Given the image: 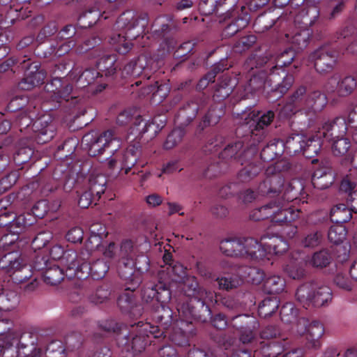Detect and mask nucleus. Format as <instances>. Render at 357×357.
Returning <instances> with one entry per match:
<instances>
[{"label":"nucleus","mask_w":357,"mask_h":357,"mask_svg":"<svg viewBox=\"0 0 357 357\" xmlns=\"http://www.w3.org/2000/svg\"><path fill=\"white\" fill-rule=\"evenodd\" d=\"M65 351L61 341L52 340L45 347L44 354H45L46 357H65Z\"/></svg>","instance_id":"obj_54"},{"label":"nucleus","mask_w":357,"mask_h":357,"mask_svg":"<svg viewBox=\"0 0 357 357\" xmlns=\"http://www.w3.org/2000/svg\"><path fill=\"white\" fill-rule=\"evenodd\" d=\"M347 129L346 120L342 117H337L333 120L325 122L318 132L324 139L330 141L342 137L346 133Z\"/></svg>","instance_id":"obj_22"},{"label":"nucleus","mask_w":357,"mask_h":357,"mask_svg":"<svg viewBox=\"0 0 357 357\" xmlns=\"http://www.w3.org/2000/svg\"><path fill=\"white\" fill-rule=\"evenodd\" d=\"M352 217L351 208H347L344 204H340L333 207L331 211V220L335 224H341L348 222Z\"/></svg>","instance_id":"obj_39"},{"label":"nucleus","mask_w":357,"mask_h":357,"mask_svg":"<svg viewBox=\"0 0 357 357\" xmlns=\"http://www.w3.org/2000/svg\"><path fill=\"white\" fill-rule=\"evenodd\" d=\"M221 290L229 291L236 289L243 283V278L236 274H227L218 277L215 280Z\"/></svg>","instance_id":"obj_40"},{"label":"nucleus","mask_w":357,"mask_h":357,"mask_svg":"<svg viewBox=\"0 0 357 357\" xmlns=\"http://www.w3.org/2000/svg\"><path fill=\"white\" fill-rule=\"evenodd\" d=\"M296 56L295 51L289 48L275 56H250L245 62V68L251 70L262 67L263 70L253 71L249 79L250 89H289L294 82L291 75H286L284 66L291 63Z\"/></svg>","instance_id":"obj_2"},{"label":"nucleus","mask_w":357,"mask_h":357,"mask_svg":"<svg viewBox=\"0 0 357 357\" xmlns=\"http://www.w3.org/2000/svg\"><path fill=\"white\" fill-rule=\"evenodd\" d=\"M296 331L300 335L305 334V337L311 347L317 349L320 347L319 339L324 334V325L318 321H313L307 324V320L304 317L298 318Z\"/></svg>","instance_id":"obj_18"},{"label":"nucleus","mask_w":357,"mask_h":357,"mask_svg":"<svg viewBox=\"0 0 357 357\" xmlns=\"http://www.w3.org/2000/svg\"><path fill=\"white\" fill-rule=\"evenodd\" d=\"M237 0H201L199 8L204 15H209L213 13L219 14L220 10L225 6L229 4L233 6L236 3Z\"/></svg>","instance_id":"obj_33"},{"label":"nucleus","mask_w":357,"mask_h":357,"mask_svg":"<svg viewBox=\"0 0 357 357\" xmlns=\"http://www.w3.org/2000/svg\"><path fill=\"white\" fill-rule=\"evenodd\" d=\"M298 310L295 307L294 305L292 303H287L282 305L280 310V318L281 320L287 324L294 323L296 321V324H298L297 319Z\"/></svg>","instance_id":"obj_51"},{"label":"nucleus","mask_w":357,"mask_h":357,"mask_svg":"<svg viewBox=\"0 0 357 357\" xmlns=\"http://www.w3.org/2000/svg\"><path fill=\"white\" fill-rule=\"evenodd\" d=\"M266 238H268L269 241L264 243V245H261V247L266 250V255H268V254L282 255L287 252L289 249L288 243L280 236H264L261 239V241H264ZM266 257L267 256L265 257Z\"/></svg>","instance_id":"obj_29"},{"label":"nucleus","mask_w":357,"mask_h":357,"mask_svg":"<svg viewBox=\"0 0 357 357\" xmlns=\"http://www.w3.org/2000/svg\"><path fill=\"white\" fill-rule=\"evenodd\" d=\"M53 178L56 181L64 180L63 190L69 192L73 188L75 181L73 179L70 180L69 174L64 172L62 166H57L53 172Z\"/></svg>","instance_id":"obj_52"},{"label":"nucleus","mask_w":357,"mask_h":357,"mask_svg":"<svg viewBox=\"0 0 357 357\" xmlns=\"http://www.w3.org/2000/svg\"><path fill=\"white\" fill-rule=\"evenodd\" d=\"M234 246H240L236 238L223 239L220 243V250L226 256H234Z\"/></svg>","instance_id":"obj_63"},{"label":"nucleus","mask_w":357,"mask_h":357,"mask_svg":"<svg viewBox=\"0 0 357 357\" xmlns=\"http://www.w3.org/2000/svg\"><path fill=\"white\" fill-rule=\"evenodd\" d=\"M198 109L197 102H187L178 111L176 116V123L181 126L188 125L196 117Z\"/></svg>","instance_id":"obj_31"},{"label":"nucleus","mask_w":357,"mask_h":357,"mask_svg":"<svg viewBox=\"0 0 357 357\" xmlns=\"http://www.w3.org/2000/svg\"><path fill=\"white\" fill-rule=\"evenodd\" d=\"M335 176L328 163L323 164L316 169L312 177V183L318 189H326L334 182Z\"/></svg>","instance_id":"obj_27"},{"label":"nucleus","mask_w":357,"mask_h":357,"mask_svg":"<svg viewBox=\"0 0 357 357\" xmlns=\"http://www.w3.org/2000/svg\"><path fill=\"white\" fill-rule=\"evenodd\" d=\"M231 326L238 333L240 341L243 344L252 342L259 324L257 319L248 314H238L230 320Z\"/></svg>","instance_id":"obj_13"},{"label":"nucleus","mask_w":357,"mask_h":357,"mask_svg":"<svg viewBox=\"0 0 357 357\" xmlns=\"http://www.w3.org/2000/svg\"><path fill=\"white\" fill-rule=\"evenodd\" d=\"M319 16V10L317 6H312L306 10H303L295 18V22L301 23L299 30L291 33H286V37L297 50L305 48L312 35V31L307 26H312Z\"/></svg>","instance_id":"obj_7"},{"label":"nucleus","mask_w":357,"mask_h":357,"mask_svg":"<svg viewBox=\"0 0 357 357\" xmlns=\"http://www.w3.org/2000/svg\"><path fill=\"white\" fill-rule=\"evenodd\" d=\"M139 142L129 145L124 151L121 159V169L128 174L131 168L136 164L138 159Z\"/></svg>","instance_id":"obj_36"},{"label":"nucleus","mask_w":357,"mask_h":357,"mask_svg":"<svg viewBox=\"0 0 357 357\" xmlns=\"http://www.w3.org/2000/svg\"><path fill=\"white\" fill-rule=\"evenodd\" d=\"M5 218H10L5 225L11 224V227L15 229L13 232L18 234L24 229L27 226L31 225L33 223L32 216L30 214H21L17 217L13 216V213H3L0 215V220H3Z\"/></svg>","instance_id":"obj_30"},{"label":"nucleus","mask_w":357,"mask_h":357,"mask_svg":"<svg viewBox=\"0 0 357 357\" xmlns=\"http://www.w3.org/2000/svg\"><path fill=\"white\" fill-rule=\"evenodd\" d=\"M260 167L250 164L239 171L238 179L242 183L249 182L260 172Z\"/></svg>","instance_id":"obj_55"},{"label":"nucleus","mask_w":357,"mask_h":357,"mask_svg":"<svg viewBox=\"0 0 357 357\" xmlns=\"http://www.w3.org/2000/svg\"><path fill=\"white\" fill-rule=\"evenodd\" d=\"M274 116V113L271 110L261 115L259 112H256L255 111L250 112L248 114L245 112L242 114V119H245L244 123L249 125L250 128L254 127V129L252 130V137L257 136L258 132H260L261 130L270 125Z\"/></svg>","instance_id":"obj_21"},{"label":"nucleus","mask_w":357,"mask_h":357,"mask_svg":"<svg viewBox=\"0 0 357 357\" xmlns=\"http://www.w3.org/2000/svg\"><path fill=\"white\" fill-rule=\"evenodd\" d=\"M50 254L53 259L60 260L61 264L66 267L67 277L70 267L75 270L79 257L78 254L73 250H64L62 246L55 245L51 248Z\"/></svg>","instance_id":"obj_24"},{"label":"nucleus","mask_w":357,"mask_h":357,"mask_svg":"<svg viewBox=\"0 0 357 357\" xmlns=\"http://www.w3.org/2000/svg\"><path fill=\"white\" fill-rule=\"evenodd\" d=\"M228 167L229 164L219 160L218 158L208 165L206 168L204 169L203 174L204 176L207 178H213L226 172Z\"/></svg>","instance_id":"obj_45"},{"label":"nucleus","mask_w":357,"mask_h":357,"mask_svg":"<svg viewBox=\"0 0 357 357\" xmlns=\"http://www.w3.org/2000/svg\"><path fill=\"white\" fill-rule=\"evenodd\" d=\"M296 301L305 309L328 305L332 301L331 288L319 282H310L300 285L296 291Z\"/></svg>","instance_id":"obj_6"},{"label":"nucleus","mask_w":357,"mask_h":357,"mask_svg":"<svg viewBox=\"0 0 357 357\" xmlns=\"http://www.w3.org/2000/svg\"><path fill=\"white\" fill-rule=\"evenodd\" d=\"M100 75V73L96 69L91 68L85 70L78 79V82L83 84L80 88L86 87V85H84L85 83H86L87 85H91L94 83Z\"/></svg>","instance_id":"obj_61"},{"label":"nucleus","mask_w":357,"mask_h":357,"mask_svg":"<svg viewBox=\"0 0 357 357\" xmlns=\"http://www.w3.org/2000/svg\"><path fill=\"white\" fill-rule=\"evenodd\" d=\"M16 345L19 351L25 357H42L44 354L45 345V339L42 335L30 332H25L20 335Z\"/></svg>","instance_id":"obj_11"},{"label":"nucleus","mask_w":357,"mask_h":357,"mask_svg":"<svg viewBox=\"0 0 357 357\" xmlns=\"http://www.w3.org/2000/svg\"><path fill=\"white\" fill-rule=\"evenodd\" d=\"M240 246H234L233 257L250 258L251 259H263L266 256V250L261 247L253 238H236Z\"/></svg>","instance_id":"obj_17"},{"label":"nucleus","mask_w":357,"mask_h":357,"mask_svg":"<svg viewBox=\"0 0 357 357\" xmlns=\"http://www.w3.org/2000/svg\"><path fill=\"white\" fill-rule=\"evenodd\" d=\"M260 344L259 353L264 357H277L282 352L281 346L275 342L264 344L261 342Z\"/></svg>","instance_id":"obj_59"},{"label":"nucleus","mask_w":357,"mask_h":357,"mask_svg":"<svg viewBox=\"0 0 357 357\" xmlns=\"http://www.w3.org/2000/svg\"><path fill=\"white\" fill-rule=\"evenodd\" d=\"M227 18H228L229 21L225 27L222 35L225 37H231L238 31L246 27L248 24L250 16L247 13L236 16L229 10L225 13V17L223 20L225 21Z\"/></svg>","instance_id":"obj_26"},{"label":"nucleus","mask_w":357,"mask_h":357,"mask_svg":"<svg viewBox=\"0 0 357 357\" xmlns=\"http://www.w3.org/2000/svg\"><path fill=\"white\" fill-rule=\"evenodd\" d=\"M18 333L14 327V324L9 320L0 321V340L3 341L0 345L3 357H17L19 349L17 346Z\"/></svg>","instance_id":"obj_14"},{"label":"nucleus","mask_w":357,"mask_h":357,"mask_svg":"<svg viewBox=\"0 0 357 357\" xmlns=\"http://www.w3.org/2000/svg\"><path fill=\"white\" fill-rule=\"evenodd\" d=\"M142 298L146 305V310H151L160 303H167L171 298L167 284L158 280V284H147L142 291Z\"/></svg>","instance_id":"obj_12"},{"label":"nucleus","mask_w":357,"mask_h":357,"mask_svg":"<svg viewBox=\"0 0 357 357\" xmlns=\"http://www.w3.org/2000/svg\"><path fill=\"white\" fill-rule=\"evenodd\" d=\"M275 19L280 20V17H271L267 15H261L259 16L255 22V27L256 31L264 32L271 28L275 23Z\"/></svg>","instance_id":"obj_57"},{"label":"nucleus","mask_w":357,"mask_h":357,"mask_svg":"<svg viewBox=\"0 0 357 357\" xmlns=\"http://www.w3.org/2000/svg\"><path fill=\"white\" fill-rule=\"evenodd\" d=\"M321 137L322 136L318 132L314 137L307 139H305L304 148L302 151L306 158H312L319 152Z\"/></svg>","instance_id":"obj_43"},{"label":"nucleus","mask_w":357,"mask_h":357,"mask_svg":"<svg viewBox=\"0 0 357 357\" xmlns=\"http://www.w3.org/2000/svg\"><path fill=\"white\" fill-rule=\"evenodd\" d=\"M158 277V280L166 283L167 288L169 289L171 282H180L185 278V268L180 263L161 266Z\"/></svg>","instance_id":"obj_23"},{"label":"nucleus","mask_w":357,"mask_h":357,"mask_svg":"<svg viewBox=\"0 0 357 357\" xmlns=\"http://www.w3.org/2000/svg\"><path fill=\"white\" fill-rule=\"evenodd\" d=\"M327 96L322 91H310L307 105L314 111L321 110L327 103Z\"/></svg>","instance_id":"obj_48"},{"label":"nucleus","mask_w":357,"mask_h":357,"mask_svg":"<svg viewBox=\"0 0 357 357\" xmlns=\"http://www.w3.org/2000/svg\"><path fill=\"white\" fill-rule=\"evenodd\" d=\"M285 280L278 275H271L264 282V291L266 294H275L282 292L285 287Z\"/></svg>","instance_id":"obj_37"},{"label":"nucleus","mask_w":357,"mask_h":357,"mask_svg":"<svg viewBox=\"0 0 357 357\" xmlns=\"http://www.w3.org/2000/svg\"><path fill=\"white\" fill-rule=\"evenodd\" d=\"M142 240L139 245L128 239L123 241L120 245L119 257L123 266L121 277L124 279L130 278L135 268L141 273L149 268V259L143 254L148 249L149 243L146 238L142 237Z\"/></svg>","instance_id":"obj_5"},{"label":"nucleus","mask_w":357,"mask_h":357,"mask_svg":"<svg viewBox=\"0 0 357 357\" xmlns=\"http://www.w3.org/2000/svg\"><path fill=\"white\" fill-rule=\"evenodd\" d=\"M147 24L146 15L138 17L133 11L127 10L116 22L109 43L119 54H127L132 47L131 41L144 33Z\"/></svg>","instance_id":"obj_3"},{"label":"nucleus","mask_w":357,"mask_h":357,"mask_svg":"<svg viewBox=\"0 0 357 357\" xmlns=\"http://www.w3.org/2000/svg\"><path fill=\"white\" fill-rule=\"evenodd\" d=\"M327 87L331 89H357V73L342 79L338 75H333L328 79Z\"/></svg>","instance_id":"obj_32"},{"label":"nucleus","mask_w":357,"mask_h":357,"mask_svg":"<svg viewBox=\"0 0 357 357\" xmlns=\"http://www.w3.org/2000/svg\"><path fill=\"white\" fill-rule=\"evenodd\" d=\"M22 65L23 68H26V72L25 77L20 83L19 89H31L39 87L44 83L46 72L40 69V64L38 62L26 64L24 60Z\"/></svg>","instance_id":"obj_19"},{"label":"nucleus","mask_w":357,"mask_h":357,"mask_svg":"<svg viewBox=\"0 0 357 357\" xmlns=\"http://www.w3.org/2000/svg\"><path fill=\"white\" fill-rule=\"evenodd\" d=\"M151 127L148 121H145L140 115H136L132 126L130 128L128 139L132 142H138L137 139L146 136V139H151L150 137Z\"/></svg>","instance_id":"obj_28"},{"label":"nucleus","mask_w":357,"mask_h":357,"mask_svg":"<svg viewBox=\"0 0 357 357\" xmlns=\"http://www.w3.org/2000/svg\"><path fill=\"white\" fill-rule=\"evenodd\" d=\"M102 238L98 236H89L85 243V250L78 255L79 259L89 260L91 252L99 249L102 245Z\"/></svg>","instance_id":"obj_49"},{"label":"nucleus","mask_w":357,"mask_h":357,"mask_svg":"<svg viewBox=\"0 0 357 357\" xmlns=\"http://www.w3.org/2000/svg\"><path fill=\"white\" fill-rule=\"evenodd\" d=\"M279 303V300L276 297L264 298L259 306V315L264 318L272 315L278 310Z\"/></svg>","instance_id":"obj_46"},{"label":"nucleus","mask_w":357,"mask_h":357,"mask_svg":"<svg viewBox=\"0 0 357 357\" xmlns=\"http://www.w3.org/2000/svg\"><path fill=\"white\" fill-rule=\"evenodd\" d=\"M305 137L299 135L294 134L289 136L284 142L280 139V144L284 149L290 155L296 154L303 151L304 148Z\"/></svg>","instance_id":"obj_35"},{"label":"nucleus","mask_w":357,"mask_h":357,"mask_svg":"<svg viewBox=\"0 0 357 357\" xmlns=\"http://www.w3.org/2000/svg\"><path fill=\"white\" fill-rule=\"evenodd\" d=\"M137 328H140V332L143 333L146 337L150 335H153L155 338L160 337L163 333L161 331L159 326L151 325L150 323H141L137 324Z\"/></svg>","instance_id":"obj_62"},{"label":"nucleus","mask_w":357,"mask_h":357,"mask_svg":"<svg viewBox=\"0 0 357 357\" xmlns=\"http://www.w3.org/2000/svg\"><path fill=\"white\" fill-rule=\"evenodd\" d=\"M33 267L38 271H45L43 278L45 282L50 285L59 284L66 276V270L61 268L57 264H52L45 257L37 256L33 264Z\"/></svg>","instance_id":"obj_16"},{"label":"nucleus","mask_w":357,"mask_h":357,"mask_svg":"<svg viewBox=\"0 0 357 357\" xmlns=\"http://www.w3.org/2000/svg\"><path fill=\"white\" fill-rule=\"evenodd\" d=\"M271 171L272 167H268L266 174H269ZM303 190V183L299 179L294 178L285 183L280 173L268 175L259 185L257 193L261 195H268L283 192L282 198L287 202L281 201V198L271 201L260 208L254 209L250 215V218L255 221L268 218L271 222L278 224L290 222L298 219L300 210L288 206L287 202L297 199Z\"/></svg>","instance_id":"obj_1"},{"label":"nucleus","mask_w":357,"mask_h":357,"mask_svg":"<svg viewBox=\"0 0 357 357\" xmlns=\"http://www.w3.org/2000/svg\"><path fill=\"white\" fill-rule=\"evenodd\" d=\"M82 144L87 149L89 155L93 157L102 154L107 149H111L110 153L114 155L121 146L120 138L112 130L100 135L89 132L84 135Z\"/></svg>","instance_id":"obj_8"},{"label":"nucleus","mask_w":357,"mask_h":357,"mask_svg":"<svg viewBox=\"0 0 357 357\" xmlns=\"http://www.w3.org/2000/svg\"><path fill=\"white\" fill-rule=\"evenodd\" d=\"M151 311L153 312V319L160 324L163 329L167 328L172 321V312L166 306V303H160Z\"/></svg>","instance_id":"obj_34"},{"label":"nucleus","mask_w":357,"mask_h":357,"mask_svg":"<svg viewBox=\"0 0 357 357\" xmlns=\"http://www.w3.org/2000/svg\"><path fill=\"white\" fill-rule=\"evenodd\" d=\"M119 250L120 247H116L114 243L111 242L107 245L105 248L102 249V252L105 257L112 259L118 263L119 273L121 275V271H123V264L120 263L119 257Z\"/></svg>","instance_id":"obj_58"},{"label":"nucleus","mask_w":357,"mask_h":357,"mask_svg":"<svg viewBox=\"0 0 357 357\" xmlns=\"http://www.w3.org/2000/svg\"><path fill=\"white\" fill-rule=\"evenodd\" d=\"M107 178L102 174L92 173L89 179V189L98 198L105 192Z\"/></svg>","instance_id":"obj_42"},{"label":"nucleus","mask_w":357,"mask_h":357,"mask_svg":"<svg viewBox=\"0 0 357 357\" xmlns=\"http://www.w3.org/2000/svg\"><path fill=\"white\" fill-rule=\"evenodd\" d=\"M0 269L15 283H22L32 276L25 257L18 251L9 252L0 259Z\"/></svg>","instance_id":"obj_9"},{"label":"nucleus","mask_w":357,"mask_h":357,"mask_svg":"<svg viewBox=\"0 0 357 357\" xmlns=\"http://www.w3.org/2000/svg\"><path fill=\"white\" fill-rule=\"evenodd\" d=\"M172 26V18L167 16H159L153 22L151 27L153 34L158 38H164L169 31Z\"/></svg>","instance_id":"obj_41"},{"label":"nucleus","mask_w":357,"mask_h":357,"mask_svg":"<svg viewBox=\"0 0 357 357\" xmlns=\"http://www.w3.org/2000/svg\"><path fill=\"white\" fill-rule=\"evenodd\" d=\"M332 259L331 252L328 249H322L313 254L309 263L314 267L322 268L328 266Z\"/></svg>","instance_id":"obj_44"},{"label":"nucleus","mask_w":357,"mask_h":357,"mask_svg":"<svg viewBox=\"0 0 357 357\" xmlns=\"http://www.w3.org/2000/svg\"><path fill=\"white\" fill-rule=\"evenodd\" d=\"M108 270V264L102 259H98L91 264L88 262V260L79 259L75 270L71 267L69 268L68 278L82 280L91 275L93 279L99 280L105 275Z\"/></svg>","instance_id":"obj_10"},{"label":"nucleus","mask_w":357,"mask_h":357,"mask_svg":"<svg viewBox=\"0 0 357 357\" xmlns=\"http://www.w3.org/2000/svg\"><path fill=\"white\" fill-rule=\"evenodd\" d=\"M19 303V298L15 291L0 294V313L14 309Z\"/></svg>","instance_id":"obj_47"},{"label":"nucleus","mask_w":357,"mask_h":357,"mask_svg":"<svg viewBox=\"0 0 357 357\" xmlns=\"http://www.w3.org/2000/svg\"><path fill=\"white\" fill-rule=\"evenodd\" d=\"M116 58L114 54L102 56L96 63L98 72H101V77L105 75L106 77L113 75L116 70Z\"/></svg>","instance_id":"obj_38"},{"label":"nucleus","mask_w":357,"mask_h":357,"mask_svg":"<svg viewBox=\"0 0 357 357\" xmlns=\"http://www.w3.org/2000/svg\"><path fill=\"white\" fill-rule=\"evenodd\" d=\"M309 58L319 74L332 72L337 59L336 52L328 46L317 48L310 54Z\"/></svg>","instance_id":"obj_15"},{"label":"nucleus","mask_w":357,"mask_h":357,"mask_svg":"<svg viewBox=\"0 0 357 357\" xmlns=\"http://www.w3.org/2000/svg\"><path fill=\"white\" fill-rule=\"evenodd\" d=\"M242 148L243 143L241 141L228 144L220 153L219 160L228 164V160L234 159L243 165L244 162L243 158L248 159L257 153L255 146H251L249 149L243 151L241 150Z\"/></svg>","instance_id":"obj_20"},{"label":"nucleus","mask_w":357,"mask_h":357,"mask_svg":"<svg viewBox=\"0 0 357 357\" xmlns=\"http://www.w3.org/2000/svg\"><path fill=\"white\" fill-rule=\"evenodd\" d=\"M347 235L345 227L341 224L332 225L328 233V240L334 244H340L343 242Z\"/></svg>","instance_id":"obj_50"},{"label":"nucleus","mask_w":357,"mask_h":357,"mask_svg":"<svg viewBox=\"0 0 357 357\" xmlns=\"http://www.w3.org/2000/svg\"><path fill=\"white\" fill-rule=\"evenodd\" d=\"M279 142L280 139H274L261 150L260 156L262 160L271 162L280 155V153L277 151V146L280 144Z\"/></svg>","instance_id":"obj_53"},{"label":"nucleus","mask_w":357,"mask_h":357,"mask_svg":"<svg viewBox=\"0 0 357 357\" xmlns=\"http://www.w3.org/2000/svg\"><path fill=\"white\" fill-rule=\"evenodd\" d=\"M151 127V138H154L156 135L165 126L167 118L165 115L159 114L155 116L151 121H148Z\"/></svg>","instance_id":"obj_60"},{"label":"nucleus","mask_w":357,"mask_h":357,"mask_svg":"<svg viewBox=\"0 0 357 357\" xmlns=\"http://www.w3.org/2000/svg\"><path fill=\"white\" fill-rule=\"evenodd\" d=\"M184 129L179 126L174 128L171 133L167 136L166 141L164 143L165 149H171L180 143L184 136Z\"/></svg>","instance_id":"obj_56"},{"label":"nucleus","mask_w":357,"mask_h":357,"mask_svg":"<svg viewBox=\"0 0 357 357\" xmlns=\"http://www.w3.org/2000/svg\"><path fill=\"white\" fill-rule=\"evenodd\" d=\"M183 289L185 294L191 297L190 304H183L178 307V312L186 319L192 317L202 319V314L206 313L208 317H211V311L209 304L216 302V296L214 291L206 290L200 287L197 278L194 276H186L183 280Z\"/></svg>","instance_id":"obj_4"},{"label":"nucleus","mask_w":357,"mask_h":357,"mask_svg":"<svg viewBox=\"0 0 357 357\" xmlns=\"http://www.w3.org/2000/svg\"><path fill=\"white\" fill-rule=\"evenodd\" d=\"M350 148V142L348 139L337 138L333 144V152L335 155H343L347 153Z\"/></svg>","instance_id":"obj_64"},{"label":"nucleus","mask_w":357,"mask_h":357,"mask_svg":"<svg viewBox=\"0 0 357 357\" xmlns=\"http://www.w3.org/2000/svg\"><path fill=\"white\" fill-rule=\"evenodd\" d=\"M137 330V334L133 336L132 335H123V338L121 340L118 338V343L124 347L126 351L132 350L134 353H140L146 347L147 344L146 336L142 332H140L139 328H133L132 331H135Z\"/></svg>","instance_id":"obj_25"}]
</instances>
